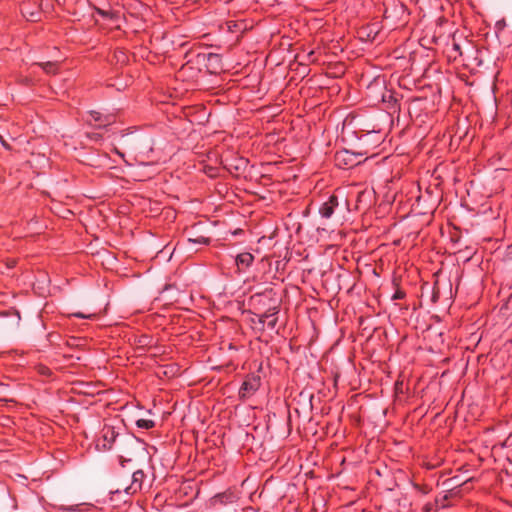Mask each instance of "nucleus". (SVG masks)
Wrapping results in <instances>:
<instances>
[{
	"mask_svg": "<svg viewBox=\"0 0 512 512\" xmlns=\"http://www.w3.org/2000/svg\"><path fill=\"white\" fill-rule=\"evenodd\" d=\"M115 450L120 454L121 463L131 461L133 457L144 455L143 444L134 436L123 434L117 440Z\"/></svg>",
	"mask_w": 512,
	"mask_h": 512,
	"instance_id": "f257e3e1",
	"label": "nucleus"
},
{
	"mask_svg": "<svg viewBox=\"0 0 512 512\" xmlns=\"http://www.w3.org/2000/svg\"><path fill=\"white\" fill-rule=\"evenodd\" d=\"M119 437H121V435L116 432L113 427L105 426L102 430L101 437L97 441V448L103 451L112 448L115 449Z\"/></svg>",
	"mask_w": 512,
	"mask_h": 512,
	"instance_id": "f03ea898",
	"label": "nucleus"
},
{
	"mask_svg": "<svg viewBox=\"0 0 512 512\" xmlns=\"http://www.w3.org/2000/svg\"><path fill=\"white\" fill-rule=\"evenodd\" d=\"M260 385V380L258 377H251L243 382L240 390H239V396L241 398H247L251 396L253 393H255Z\"/></svg>",
	"mask_w": 512,
	"mask_h": 512,
	"instance_id": "7ed1b4c3",
	"label": "nucleus"
},
{
	"mask_svg": "<svg viewBox=\"0 0 512 512\" xmlns=\"http://www.w3.org/2000/svg\"><path fill=\"white\" fill-rule=\"evenodd\" d=\"M145 475H144V472L142 470H136L133 475H132V483L130 486H128L125 491L126 493L128 494H134L136 493L138 490L141 489V486H142V482H143V479H144Z\"/></svg>",
	"mask_w": 512,
	"mask_h": 512,
	"instance_id": "20e7f679",
	"label": "nucleus"
},
{
	"mask_svg": "<svg viewBox=\"0 0 512 512\" xmlns=\"http://www.w3.org/2000/svg\"><path fill=\"white\" fill-rule=\"evenodd\" d=\"M338 205L337 197L330 196L329 200L320 208V214L325 218H330L334 213V208Z\"/></svg>",
	"mask_w": 512,
	"mask_h": 512,
	"instance_id": "39448f33",
	"label": "nucleus"
},
{
	"mask_svg": "<svg viewBox=\"0 0 512 512\" xmlns=\"http://www.w3.org/2000/svg\"><path fill=\"white\" fill-rule=\"evenodd\" d=\"M277 310L276 308L269 309L266 313L261 316L260 321L266 323L270 329H274L277 323Z\"/></svg>",
	"mask_w": 512,
	"mask_h": 512,
	"instance_id": "423d86ee",
	"label": "nucleus"
},
{
	"mask_svg": "<svg viewBox=\"0 0 512 512\" xmlns=\"http://www.w3.org/2000/svg\"><path fill=\"white\" fill-rule=\"evenodd\" d=\"M207 66L214 71L221 69V58L218 54L209 53L207 56Z\"/></svg>",
	"mask_w": 512,
	"mask_h": 512,
	"instance_id": "0eeeda50",
	"label": "nucleus"
},
{
	"mask_svg": "<svg viewBox=\"0 0 512 512\" xmlns=\"http://www.w3.org/2000/svg\"><path fill=\"white\" fill-rule=\"evenodd\" d=\"M253 260H254V257L252 254L247 253V252L241 253V254L237 255V257H236V264L238 266L242 265V266L249 267L252 264Z\"/></svg>",
	"mask_w": 512,
	"mask_h": 512,
	"instance_id": "6e6552de",
	"label": "nucleus"
},
{
	"mask_svg": "<svg viewBox=\"0 0 512 512\" xmlns=\"http://www.w3.org/2000/svg\"><path fill=\"white\" fill-rule=\"evenodd\" d=\"M48 74H55L57 72V61H47L38 64Z\"/></svg>",
	"mask_w": 512,
	"mask_h": 512,
	"instance_id": "1a4fd4ad",
	"label": "nucleus"
},
{
	"mask_svg": "<svg viewBox=\"0 0 512 512\" xmlns=\"http://www.w3.org/2000/svg\"><path fill=\"white\" fill-rule=\"evenodd\" d=\"M19 322H20V316L19 314L16 312L13 317H12V320L11 321H8L6 319H4L2 322H1V326L3 328H12V327H18L19 326Z\"/></svg>",
	"mask_w": 512,
	"mask_h": 512,
	"instance_id": "9d476101",
	"label": "nucleus"
},
{
	"mask_svg": "<svg viewBox=\"0 0 512 512\" xmlns=\"http://www.w3.org/2000/svg\"><path fill=\"white\" fill-rule=\"evenodd\" d=\"M90 115L94 121H103L104 122L103 126L109 125L112 122L111 116H109V115L105 116L104 119H102V115L96 111H91ZM99 127H102V125H99Z\"/></svg>",
	"mask_w": 512,
	"mask_h": 512,
	"instance_id": "9b49d317",
	"label": "nucleus"
},
{
	"mask_svg": "<svg viewBox=\"0 0 512 512\" xmlns=\"http://www.w3.org/2000/svg\"><path fill=\"white\" fill-rule=\"evenodd\" d=\"M136 425L139 428L150 429L154 426V421L147 420V419H139V420H137Z\"/></svg>",
	"mask_w": 512,
	"mask_h": 512,
	"instance_id": "f8f14e48",
	"label": "nucleus"
},
{
	"mask_svg": "<svg viewBox=\"0 0 512 512\" xmlns=\"http://www.w3.org/2000/svg\"><path fill=\"white\" fill-rule=\"evenodd\" d=\"M189 242L198 243V244H208L209 243V239L206 238V237L200 236V237L195 238V239L190 238Z\"/></svg>",
	"mask_w": 512,
	"mask_h": 512,
	"instance_id": "ddd939ff",
	"label": "nucleus"
},
{
	"mask_svg": "<svg viewBox=\"0 0 512 512\" xmlns=\"http://www.w3.org/2000/svg\"><path fill=\"white\" fill-rule=\"evenodd\" d=\"M453 49L457 51L459 54H461L460 45L457 43H453Z\"/></svg>",
	"mask_w": 512,
	"mask_h": 512,
	"instance_id": "4468645a",
	"label": "nucleus"
},
{
	"mask_svg": "<svg viewBox=\"0 0 512 512\" xmlns=\"http://www.w3.org/2000/svg\"><path fill=\"white\" fill-rule=\"evenodd\" d=\"M73 315L76 317H80V318H90L91 317V315L86 316L82 313H74Z\"/></svg>",
	"mask_w": 512,
	"mask_h": 512,
	"instance_id": "2eb2a0df",
	"label": "nucleus"
},
{
	"mask_svg": "<svg viewBox=\"0 0 512 512\" xmlns=\"http://www.w3.org/2000/svg\"><path fill=\"white\" fill-rule=\"evenodd\" d=\"M0 141H1L2 145H3L5 148L9 149V145H8V144L6 143V141L2 138V136H0Z\"/></svg>",
	"mask_w": 512,
	"mask_h": 512,
	"instance_id": "dca6fc26",
	"label": "nucleus"
},
{
	"mask_svg": "<svg viewBox=\"0 0 512 512\" xmlns=\"http://www.w3.org/2000/svg\"><path fill=\"white\" fill-rule=\"evenodd\" d=\"M14 265H15V261L14 260L8 263L9 267H13Z\"/></svg>",
	"mask_w": 512,
	"mask_h": 512,
	"instance_id": "f3484780",
	"label": "nucleus"
},
{
	"mask_svg": "<svg viewBox=\"0 0 512 512\" xmlns=\"http://www.w3.org/2000/svg\"><path fill=\"white\" fill-rule=\"evenodd\" d=\"M99 13H101L104 16H106L108 14L107 12H104V11H101V10H99Z\"/></svg>",
	"mask_w": 512,
	"mask_h": 512,
	"instance_id": "a211bd4d",
	"label": "nucleus"
}]
</instances>
